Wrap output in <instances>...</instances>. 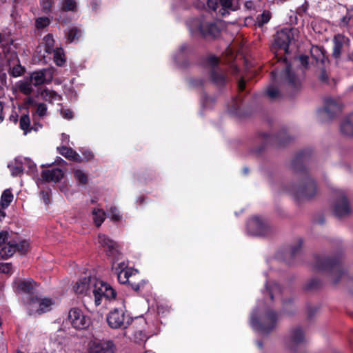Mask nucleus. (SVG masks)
I'll return each instance as SVG.
<instances>
[{"mask_svg": "<svg viewBox=\"0 0 353 353\" xmlns=\"http://www.w3.org/2000/svg\"><path fill=\"white\" fill-rule=\"evenodd\" d=\"M344 107L339 97H325L323 100V105L319 113L325 119L331 120L341 114Z\"/></svg>", "mask_w": 353, "mask_h": 353, "instance_id": "f257e3e1", "label": "nucleus"}, {"mask_svg": "<svg viewBox=\"0 0 353 353\" xmlns=\"http://www.w3.org/2000/svg\"><path fill=\"white\" fill-rule=\"evenodd\" d=\"M92 293L94 296V302L97 305L101 304L102 298L107 299H114L115 290L107 283L94 277L92 280Z\"/></svg>", "mask_w": 353, "mask_h": 353, "instance_id": "f03ea898", "label": "nucleus"}, {"mask_svg": "<svg viewBox=\"0 0 353 353\" xmlns=\"http://www.w3.org/2000/svg\"><path fill=\"white\" fill-rule=\"evenodd\" d=\"M117 347L112 340L91 339L86 346V353H115Z\"/></svg>", "mask_w": 353, "mask_h": 353, "instance_id": "7ed1b4c3", "label": "nucleus"}, {"mask_svg": "<svg viewBox=\"0 0 353 353\" xmlns=\"http://www.w3.org/2000/svg\"><path fill=\"white\" fill-rule=\"evenodd\" d=\"M317 192L316 185L310 177H306L299 184L293 188L292 194L297 199H311Z\"/></svg>", "mask_w": 353, "mask_h": 353, "instance_id": "20e7f679", "label": "nucleus"}, {"mask_svg": "<svg viewBox=\"0 0 353 353\" xmlns=\"http://www.w3.org/2000/svg\"><path fill=\"white\" fill-rule=\"evenodd\" d=\"M277 315L272 311H268L263 317L261 324L256 320V314L254 312L251 316L252 327L261 333H267L271 331L276 325Z\"/></svg>", "mask_w": 353, "mask_h": 353, "instance_id": "39448f33", "label": "nucleus"}, {"mask_svg": "<svg viewBox=\"0 0 353 353\" xmlns=\"http://www.w3.org/2000/svg\"><path fill=\"white\" fill-rule=\"evenodd\" d=\"M107 321L113 329H125L131 323L132 319L122 309H114L108 315Z\"/></svg>", "mask_w": 353, "mask_h": 353, "instance_id": "423d86ee", "label": "nucleus"}, {"mask_svg": "<svg viewBox=\"0 0 353 353\" xmlns=\"http://www.w3.org/2000/svg\"><path fill=\"white\" fill-rule=\"evenodd\" d=\"M68 321L76 330L87 329L91 324L90 319L79 308H72L68 313Z\"/></svg>", "mask_w": 353, "mask_h": 353, "instance_id": "0eeeda50", "label": "nucleus"}, {"mask_svg": "<svg viewBox=\"0 0 353 353\" xmlns=\"http://www.w3.org/2000/svg\"><path fill=\"white\" fill-rule=\"evenodd\" d=\"M350 40L342 34H337L333 39L332 56L339 59L341 55L347 54L348 59L353 61V54H349Z\"/></svg>", "mask_w": 353, "mask_h": 353, "instance_id": "6e6552de", "label": "nucleus"}, {"mask_svg": "<svg viewBox=\"0 0 353 353\" xmlns=\"http://www.w3.org/2000/svg\"><path fill=\"white\" fill-rule=\"evenodd\" d=\"M207 5L214 11H218L219 14L222 16L238 8L236 0H208Z\"/></svg>", "mask_w": 353, "mask_h": 353, "instance_id": "1a4fd4ad", "label": "nucleus"}, {"mask_svg": "<svg viewBox=\"0 0 353 353\" xmlns=\"http://www.w3.org/2000/svg\"><path fill=\"white\" fill-rule=\"evenodd\" d=\"M51 77L52 72L50 69L32 72L30 77L26 79L21 85L19 88H30V87L32 85H39L46 81L50 80Z\"/></svg>", "mask_w": 353, "mask_h": 353, "instance_id": "9d476101", "label": "nucleus"}, {"mask_svg": "<svg viewBox=\"0 0 353 353\" xmlns=\"http://www.w3.org/2000/svg\"><path fill=\"white\" fill-rule=\"evenodd\" d=\"M296 32V29L288 28L277 32L274 36V45L287 52L289 44L294 39Z\"/></svg>", "mask_w": 353, "mask_h": 353, "instance_id": "9b49d317", "label": "nucleus"}, {"mask_svg": "<svg viewBox=\"0 0 353 353\" xmlns=\"http://www.w3.org/2000/svg\"><path fill=\"white\" fill-rule=\"evenodd\" d=\"M190 30L192 32L199 31L205 37H215L219 34V30L215 23L201 22L199 19H194L192 21Z\"/></svg>", "mask_w": 353, "mask_h": 353, "instance_id": "f8f14e48", "label": "nucleus"}, {"mask_svg": "<svg viewBox=\"0 0 353 353\" xmlns=\"http://www.w3.org/2000/svg\"><path fill=\"white\" fill-rule=\"evenodd\" d=\"M333 211L336 216L339 217L345 216L351 212V207L344 192L339 191L336 194V199L332 205Z\"/></svg>", "mask_w": 353, "mask_h": 353, "instance_id": "ddd939ff", "label": "nucleus"}, {"mask_svg": "<svg viewBox=\"0 0 353 353\" xmlns=\"http://www.w3.org/2000/svg\"><path fill=\"white\" fill-rule=\"evenodd\" d=\"M248 232L252 235L264 236L268 234L271 228L265 221L254 217L248 223Z\"/></svg>", "mask_w": 353, "mask_h": 353, "instance_id": "4468645a", "label": "nucleus"}, {"mask_svg": "<svg viewBox=\"0 0 353 353\" xmlns=\"http://www.w3.org/2000/svg\"><path fill=\"white\" fill-rule=\"evenodd\" d=\"M98 243L109 257L114 259L120 256L118 244L106 235L99 234Z\"/></svg>", "mask_w": 353, "mask_h": 353, "instance_id": "2eb2a0df", "label": "nucleus"}, {"mask_svg": "<svg viewBox=\"0 0 353 353\" xmlns=\"http://www.w3.org/2000/svg\"><path fill=\"white\" fill-rule=\"evenodd\" d=\"M14 288L17 293L32 294L36 290L37 283L32 279H20L14 282Z\"/></svg>", "mask_w": 353, "mask_h": 353, "instance_id": "dca6fc26", "label": "nucleus"}, {"mask_svg": "<svg viewBox=\"0 0 353 353\" xmlns=\"http://www.w3.org/2000/svg\"><path fill=\"white\" fill-rule=\"evenodd\" d=\"M93 279L94 277L88 276L77 281L73 288L75 293L90 295L92 293Z\"/></svg>", "mask_w": 353, "mask_h": 353, "instance_id": "f3484780", "label": "nucleus"}, {"mask_svg": "<svg viewBox=\"0 0 353 353\" xmlns=\"http://www.w3.org/2000/svg\"><path fill=\"white\" fill-rule=\"evenodd\" d=\"M305 342V336L300 327H296L291 330L288 340V346L291 350H294L296 346Z\"/></svg>", "mask_w": 353, "mask_h": 353, "instance_id": "a211bd4d", "label": "nucleus"}, {"mask_svg": "<svg viewBox=\"0 0 353 353\" xmlns=\"http://www.w3.org/2000/svg\"><path fill=\"white\" fill-rule=\"evenodd\" d=\"M63 171L60 168L46 170L41 173L42 179L46 182H59L63 179Z\"/></svg>", "mask_w": 353, "mask_h": 353, "instance_id": "6ab92c4d", "label": "nucleus"}, {"mask_svg": "<svg viewBox=\"0 0 353 353\" xmlns=\"http://www.w3.org/2000/svg\"><path fill=\"white\" fill-rule=\"evenodd\" d=\"M26 310L28 311L30 315H36L41 314V307L39 299L38 296H29L27 297L25 303Z\"/></svg>", "mask_w": 353, "mask_h": 353, "instance_id": "aec40b11", "label": "nucleus"}, {"mask_svg": "<svg viewBox=\"0 0 353 353\" xmlns=\"http://www.w3.org/2000/svg\"><path fill=\"white\" fill-rule=\"evenodd\" d=\"M341 132L347 137H353V112L345 117L341 123Z\"/></svg>", "mask_w": 353, "mask_h": 353, "instance_id": "412c9836", "label": "nucleus"}, {"mask_svg": "<svg viewBox=\"0 0 353 353\" xmlns=\"http://www.w3.org/2000/svg\"><path fill=\"white\" fill-rule=\"evenodd\" d=\"M59 153L65 158L77 163L83 162L82 157L70 148L61 147L58 148Z\"/></svg>", "mask_w": 353, "mask_h": 353, "instance_id": "4be33fe9", "label": "nucleus"}, {"mask_svg": "<svg viewBox=\"0 0 353 353\" xmlns=\"http://www.w3.org/2000/svg\"><path fill=\"white\" fill-rule=\"evenodd\" d=\"M310 53L312 57L316 61V62L319 64L321 63L324 65L327 61V59L325 58L324 52L321 48L318 46H312L310 49Z\"/></svg>", "mask_w": 353, "mask_h": 353, "instance_id": "5701e85b", "label": "nucleus"}, {"mask_svg": "<svg viewBox=\"0 0 353 353\" xmlns=\"http://www.w3.org/2000/svg\"><path fill=\"white\" fill-rule=\"evenodd\" d=\"M282 77L292 85H296L300 83L302 77H298L292 70L291 66L287 65L285 71L282 73Z\"/></svg>", "mask_w": 353, "mask_h": 353, "instance_id": "b1692460", "label": "nucleus"}, {"mask_svg": "<svg viewBox=\"0 0 353 353\" xmlns=\"http://www.w3.org/2000/svg\"><path fill=\"white\" fill-rule=\"evenodd\" d=\"M17 240L14 239L9 240L1 248V252L6 256H11L16 252Z\"/></svg>", "mask_w": 353, "mask_h": 353, "instance_id": "393cba45", "label": "nucleus"}, {"mask_svg": "<svg viewBox=\"0 0 353 353\" xmlns=\"http://www.w3.org/2000/svg\"><path fill=\"white\" fill-rule=\"evenodd\" d=\"M137 271L135 270L132 268L118 272L117 274L119 282L123 284L130 282V277L132 276Z\"/></svg>", "mask_w": 353, "mask_h": 353, "instance_id": "a878e982", "label": "nucleus"}, {"mask_svg": "<svg viewBox=\"0 0 353 353\" xmlns=\"http://www.w3.org/2000/svg\"><path fill=\"white\" fill-rule=\"evenodd\" d=\"M14 196L10 189L5 190L1 197V207L3 209L7 208L12 201Z\"/></svg>", "mask_w": 353, "mask_h": 353, "instance_id": "bb28decb", "label": "nucleus"}, {"mask_svg": "<svg viewBox=\"0 0 353 353\" xmlns=\"http://www.w3.org/2000/svg\"><path fill=\"white\" fill-rule=\"evenodd\" d=\"M41 314L50 311L54 304V301L48 297H39Z\"/></svg>", "mask_w": 353, "mask_h": 353, "instance_id": "cd10ccee", "label": "nucleus"}, {"mask_svg": "<svg viewBox=\"0 0 353 353\" xmlns=\"http://www.w3.org/2000/svg\"><path fill=\"white\" fill-rule=\"evenodd\" d=\"M41 98L48 101H59L60 97L53 90H42L40 93Z\"/></svg>", "mask_w": 353, "mask_h": 353, "instance_id": "c85d7f7f", "label": "nucleus"}, {"mask_svg": "<svg viewBox=\"0 0 353 353\" xmlns=\"http://www.w3.org/2000/svg\"><path fill=\"white\" fill-rule=\"evenodd\" d=\"M81 36V31L76 27L70 28L66 33L67 41L70 43L78 41Z\"/></svg>", "mask_w": 353, "mask_h": 353, "instance_id": "c756f323", "label": "nucleus"}, {"mask_svg": "<svg viewBox=\"0 0 353 353\" xmlns=\"http://www.w3.org/2000/svg\"><path fill=\"white\" fill-rule=\"evenodd\" d=\"M212 80L216 85H223L227 81V77L222 72L214 71L211 75Z\"/></svg>", "mask_w": 353, "mask_h": 353, "instance_id": "7c9ffc66", "label": "nucleus"}, {"mask_svg": "<svg viewBox=\"0 0 353 353\" xmlns=\"http://www.w3.org/2000/svg\"><path fill=\"white\" fill-rule=\"evenodd\" d=\"M93 221L97 227H99L105 220V213L101 209H94L92 211Z\"/></svg>", "mask_w": 353, "mask_h": 353, "instance_id": "2f4dec72", "label": "nucleus"}, {"mask_svg": "<svg viewBox=\"0 0 353 353\" xmlns=\"http://www.w3.org/2000/svg\"><path fill=\"white\" fill-rule=\"evenodd\" d=\"M54 54V61L57 65L61 66L65 62V57L62 48H56L52 51Z\"/></svg>", "mask_w": 353, "mask_h": 353, "instance_id": "473e14b6", "label": "nucleus"}, {"mask_svg": "<svg viewBox=\"0 0 353 353\" xmlns=\"http://www.w3.org/2000/svg\"><path fill=\"white\" fill-rule=\"evenodd\" d=\"M17 240V249L16 252H19L21 254L27 253L29 250V243L26 240H21L19 238H15Z\"/></svg>", "mask_w": 353, "mask_h": 353, "instance_id": "72a5a7b5", "label": "nucleus"}, {"mask_svg": "<svg viewBox=\"0 0 353 353\" xmlns=\"http://www.w3.org/2000/svg\"><path fill=\"white\" fill-rule=\"evenodd\" d=\"M281 90H267L265 94L269 99L272 101H276L281 99L284 97L285 94L281 92Z\"/></svg>", "mask_w": 353, "mask_h": 353, "instance_id": "f704fd0d", "label": "nucleus"}, {"mask_svg": "<svg viewBox=\"0 0 353 353\" xmlns=\"http://www.w3.org/2000/svg\"><path fill=\"white\" fill-rule=\"evenodd\" d=\"M46 52L52 53L54 50V40L51 34H48L43 38Z\"/></svg>", "mask_w": 353, "mask_h": 353, "instance_id": "c9c22d12", "label": "nucleus"}, {"mask_svg": "<svg viewBox=\"0 0 353 353\" xmlns=\"http://www.w3.org/2000/svg\"><path fill=\"white\" fill-rule=\"evenodd\" d=\"M112 262V270L115 272L116 274L121 270H125L128 268V263H126L124 261L117 263L115 260L119 259V256L113 259Z\"/></svg>", "mask_w": 353, "mask_h": 353, "instance_id": "e433bc0d", "label": "nucleus"}, {"mask_svg": "<svg viewBox=\"0 0 353 353\" xmlns=\"http://www.w3.org/2000/svg\"><path fill=\"white\" fill-rule=\"evenodd\" d=\"M74 176L75 179L81 184H85L88 181L87 174L81 170L77 169L74 170Z\"/></svg>", "mask_w": 353, "mask_h": 353, "instance_id": "4c0bfd02", "label": "nucleus"}, {"mask_svg": "<svg viewBox=\"0 0 353 353\" xmlns=\"http://www.w3.org/2000/svg\"><path fill=\"white\" fill-rule=\"evenodd\" d=\"M77 4L74 0H63L62 2V10L65 11H74Z\"/></svg>", "mask_w": 353, "mask_h": 353, "instance_id": "58836bf2", "label": "nucleus"}, {"mask_svg": "<svg viewBox=\"0 0 353 353\" xmlns=\"http://www.w3.org/2000/svg\"><path fill=\"white\" fill-rule=\"evenodd\" d=\"M250 72H248L246 74V76L244 77L241 78L238 81V86L239 88L243 89L245 88L246 86L250 87L252 86V81L249 79V73Z\"/></svg>", "mask_w": 353, "mask_h": 353, "instance_id": "ea45409f", "label": "nucleus"}, {"mask_svg": "<svg viewBox=\"0 0 353 353\" xmlns=\"http://www.w3.org/2000/svg\"><path fill=\"white\" fill-rule=\"evenodd\" d=\"M30 124V119L28 114L23 115L20 119V128L25 132V134L27 133V130Z\"/></svg>", "mask_w": 353, "mask_h": 353, "instance_id": "a19ab883", "label": "nucleus"}, {"mask_svg": "<svg viewBox=\"0 0 353 353\" xmlns=\"http://www.w3.org/2000/svg\"><path fill=\"white\" fill-rule=\"evenodd\" d=\"M353 18V9L346 10V14L343 16L339 23L340 26H346L349 21L351 20V19Z\"/></svg>", "mask_w": 353, "mask_h": 353, "instance_id": "79ce46f5", "label": "nucleus"}, {"mask_svg": "<svg viewBox=\"0 0 353 353\" xmlns=\"http://www.w3.org/2000/svg\"><path fill=\"white\" fill-rule=\"evenodd\" d=\"M51 341L58 344H62L65 341L64 334L63 330H58L50 338Z\"/></svg>", "mask_w": 353, "mask_h": 353, "instance_id": "37998d69", "label": "nucleus"}, {"mask_svg": "<svg viewBox=\"0 0 353 353\" xmlns=\"http://www.w3.org/2000/svg\"><path fill=\"white\" fill-rule=\"evenodd\" d=\"M108 216L113 221H119L121 219V216L120 215L119 210L115 207H111L110 208Z\"/></svg>", "mask_w": 353, "mask_h": 353, "instance_id": "c03bdc74", "label": "nucleus"}, {"mask_svg": "<svg viewBox=\"0 0 353 353\" xmlns=\"http://www.w3.org/2000/svg\"><path fill=\"white\" fill-rule=\"evenodd\" d=\"M24 68L20 64H16L10 69V73L13 77H19L23 74Z\"/></svg>", "mask_w": 353, "mask_h": 353, "instance_id": "a18cd8bd", "label": "nucleus"}, {"mask_svg": "<svg viewBox=\"0 0 353 353\" xmlns=\"http://www.w3.org/2000/svg\"><path fill=\"white\" fill-rule=\"evenodd\" d=\"M50 24V19L48 17H39L36 20V26L38 29L47 27Z\"/></svg>", "mask_w": 353, "mask_h": 353, "instance_id": "49530a36", "label": "nucleus"}, {"mask_svg": "<svg viewBox=\"0 0 353 353\" xmlns=\"http://www.w3.org/2000/svg\"><path fill=\"white\" fill-rule=\"evenodd\" d=\"M47 107L43 103H38L37 105L36 114L40 117H43L46 115Z\"/></svg>", "mask_w": 353, "mask_h": 353, "instance_id": "de8ad7c7", "label": "nucleus"}, {"mask_svg": "<svg viewBox=\"0 0 353 353\" xmlns=\"http://www.w3.org/2000/svg\"><path fill=\"white\" fill-rule=\"evenodd\" d=\"M270 19V13L269 12H263L258 20L259 26L267 23Z\"/></svg>", "mask_w": 353, "mask_h": 353, "instance_id": "09e8293b", "label": "nucleus"}, {"mask_svg": "<svg viewBox=\"0 0 353 353\" xmlns=\"http://www.w3.org/2000/svg\"><path fill=\"white\" fill-rule=\"evenodd\" d=\"M12 272V266L11 263H0V272L4 274H10Z\"/></svg>", "mask_w": 353, "mask_h": 353, "instance_id": "8fccbe9b", "label": "nucleus"}, {"mask_svg": "<svg viewBox=\"0 0 353 353\" xmlns=\"http://www.w3.org/2000/svg\"><path fill=\"white\" fill-rule=\"evenodd\" d=\"M42 8L44 12H48L50 11L52 1L51 0H44L42 1Z\"/></svg>", "mask_w": 353, "mask_h": 353, "instance_id": "3c124183", "label": "nucleus"}, {"mask_svg": "<svg viewBox=\"0 0 353 353\" xmlns=\"http://www.w3.org/2000/svg\"><path fill=\"white\" fill-rule=\"evenodd\" d=\"M207 63L212 67L216 66L219 63V59L214 56H210L207 59Z\"/></svg>", "mask_w": 353, "mask_h": 353, "instance_id": "603ef678", "label": "nucleus"}, {"mask_svg": "<svg viewBox=\"0 0 353 353\" xmlns=\"http://www.w3.org/2000/svg\"><path fill=\"white\" fill-rule=\"evenodd\" d=\"M62 117L67 119H70L73 117V112L69 109H63L61 110Z\"/></svg>", "mask_w": 353, "mask_h": 353, "instance_id": "864d4df0", "label": "nucleus"}, {"mask_svg": "<svg viewBox=\"0 0 353 353\" xmlns=\"http://www.w3.org/2000/svg\"><path fill=\"white\" fill-rule=\"evenodd\" d=\"M280 290H281L280 286L277 284H274V286L272 287V290H270V291L269 292V295H270L271 299H272L274 296L276 295L277 293H279L280 292Z\"/></svg>", "mask_w": 353, "mask_h": 353, "instance_id": "5fc2aeb1", "label": "nucleus"}, {"mask_svg": "<svg viewBox=\"0 0 353 353\" xmlns=\"http://www.w3.org/2000/svg\"><path fill=\"white\" fill-rule=\"evenodd\" d=\"M83 157L82 158L83 161H89L94 157L93 153L90 150H85L82 152Z\"/></svg>", "mask_w": 353, "mask_h": 353, "instance_id": "6e6d98bb", "label": "nucleus"}, {"mask_svg": "<svg viewBox=\"0 0 353 353\" xmlns=\"http://www.w3.org/2000/svg\"><path fill=\"white\" fill-rule=\"evenodd\" d=\"M299 61H300V63H301V65L304 68H305V69L307 68V65H308V57L304 56V55L300 56L299 57Z\"/></svg>", "mask_w": 353, "mask_h": 353, "instance_id": "4d7b16f0", "label": "nucleus"}, {"mask_svg": "<svg viewBox=\"0 0 353 353\" xmlns=\"http://www.w3.org/2000/svg\"><path fill=\"white\" fill-rule=\"evenodd\" d=\"M23 164L28 166L30 171H34L36 165L33 162H32L30 159H25Z\"/></svg>", "mask_w": 353, "mask_h": 353, "instance_id": "13d9d810", "label": "nucleus"}, {"mask_svg": "<svg viewBox=\"0 0 353 353\" xmlns=\"http://www.w3.org/2000/svg\"><path fill=\"white\" fill-rule=\"evenodd\" d=\"M8 234L6 232H0V246H3L6 243V240L8 239Z\"/></svg>", "mask_w": 353, "mask_h": 353, "instance_id": "bf43d9fd", "label": "nucleus"}, {"mask_svg": "<svg viewBox=\"0 0 353 353\" xmlns=\"http://www.w3.org/2000/svg\"><path fill=\"white\" fill-rule=\"evenodd\" d=\"M11 172L13 176H17L22 172V168L20 166L13 167L11 169Z\"/></svg>", "mask_w": 353, "mask_h": 353, "instance_id": "052dcab7", "label": "nucleus"}, {"mask_svg": "<svg viewBox=\"0 0 353 353\" xmlns=\"http://www.w3.org/2000/svg\"><path fill=\"white\" fill-rule=\"evenodd\" d=\"M41 198L46 204H48L50 202V196L47 192L43 191L41 192Z\"/></svg>", "mask_w": 353, "mask_h": 353, "instance_id": "680f3d73", "label": "nucleus"}, {"mask_svg": "<svg viewBox=\"0 0 353 353\" xmlns=\"http://www.w3.org/2000/svg\"><path fill=\"white\" fill-rule=\"evenodd\" d=\"M193 85L194 86H204L205 83H204V81L201 79H195L194 81Z\"/></svg>", "mask_w": 353, "mask_h": 353, "instance_id": "e2e57ef3", "label": "nucleus"}, {"mask_svg": "<svg viewBox=\"0 0 353 353\" xmlns=\"http://www.w3.org/2000/svg\"><path fill=\"white\" fill-rule=\"evenodd\" d=\"M3 121V103L0 101V123Z\"/></svg>", "mask_w": 353, "mask_h": 353, "instance_id": "0e129e2a", "label": "nucleus"}, {"mask_svg": "<svg viewBox=\"0 0 353 353\" xmlns=\"http://www.w3.org/2000/svg\"><path fill=\"white\" fill-rule=\"evenodd\" d=\"M6 216V212L4 211V209H3L1 207L0 208V221H1L2 219H3Z\"/></svg>", "mask_w": 353, "mask_h": 353, "instance_id": "69168bd1", "label": "nucleus"}, {"mask_svg": "<svg viewBox=\"0 0 353 353\" xmlns=\"http://www.w3.org/2000/svg\"><path fill=\"white\" fill-rule=\"evenodd\" d=\"M339 272V269L338 267H335L334 268V270H333V274H338Z\"/></svg>", "mask_w": 353, "mask_h": 353, "instance_id": "338daca9", "label": "nucleus"}, {"mask_svg": "<svg viewBox=\"0 0 353 353\" xmlns=\"http://www.w3.org/2000/svg\"><path fill=\"white\" fill-rule=\"evenodd\" d=\"M23 90L24 91V94H30L32 90L26 89V90Z\"/></svg>", "mask_w": 353, "mask_h": 353, "instance_id": "774afa93", "label": "nucleus"}]
</instances>
